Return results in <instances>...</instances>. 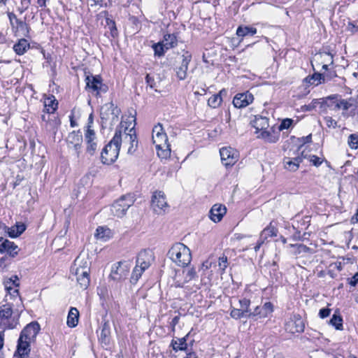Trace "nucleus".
<instances>
[{
  "mask_svg": "<svg viewBox=\"0 0 358 358\" xmlns=\"http://www.w3.org/2000/svg\"><path fill=\"white\" fill-rule=\"evenodd\" d=\"M90 262L88 256L80 254L74 261L71 272L76 277V280L82 289H86L90 285Z\"/></svg>",
  "mask_w": 358,
  "mask_h": 358,
  "instance_id": "nucleus-1",
  "label": "nucleus"
},
{
  "mask_svg": "<svg viewBox=\"0 0 358 358\" xmlns=\"http://www.w3.org/2000/svg\"><path fill=\"white\" fill-rule=\"evenodd\" d=\"M152 143L155 145L159 157L167 159L171 155V148L168 143V137L161 124L155 125L152 129Z\"/></svg>",
  "mask_w": 358,
  "mask_h": 358,
  "instance_id": "nucleus-2",
  "label": "nucleus"
},
{
  "mask_svg": "<svg viewBox=\"0 0 358 358\" xmlns=\"http://www.w3.org/2000/svg\"><path fill=\"white\" fill-rule=\"evenodd\" d=\"M169 258L178 266H187L192 260L190 250L182 243L172 245L168 252Z\"/></svg>",
  "mask_w": 358,
  "mask_h": 358,
  "instance_id": "nucleus-3",
  "label": "nucleus"
},
{
  "mask_svg": "<svg viewBox=\"0 0 358 358\" xmlns=\"http://www.w3.org/2000/svg\"><path fill=\"white\" fill-rule=\"evenodd\" d=\"M120 134L114 136L112 140L103 148L101 153V160L104 164H111L116 161L119 156L118 147L120 141Z\"/></svg>",
  "mask_w": 358,
  "mask_h": 358,
  "instance_id": "nucleus-4",
  "label": "nucleus"
},
{
  "mask_svg": "<svg viewBox=\"0 0 358 358\" xmlns=\"http://www.w3.org/2000/svg\"><path fill=\"white\" fill-rule=\"evenodd\" d=\"M153 260L152 255L150 252L141 251L137 257L136 264L134 268L131 280L137 282L142 275L143 273L150 267Z\"/></svg>",
  "mask_w": 358,
  "mask_h": 358,
  "instance_id": "nucleus-5",
  "label": "nucleus"
},
{
  "mask_svg": "<svg viewBox=\"0 0 358 358\" xmlns=\"http://www.w3.org/2000/svg\"><path fill=\"white\" fill-rule=\"evenodd\" d=\"M120 134V141L118 143L119 149L127 150L128 153H133L138 145L136 132H125L121 129H117L115 136Z\"/></svg>",
  "mask_w": 358,
  "mask_h": 358,
  "instance_id": "nucleus-6",
  "label": "nucleus"
},
{
  "mask_svg": "<svg viewBox=\"0 0 358 358\" xmlns=\"http://www.w3.org/2000/svg\"><path fill=\"white\" fill-rule=\"evenodd\" d=\"M231 304L233 302L231 301ZM250 301L243 298L238 300V304L231 307L230 315L235 320H240L243 317H251V309L250 308Z\"/></svg>",
  "mask_w": 358,
  "mask_h": 358,
  "instance_id": "nucleus-7",
  "label": "nucleus"
},
{
  "mask_svg": "<svg viewBox=\"0 0 358 358\" xmlns=\"http://www.w3.org/2000/svg\"><path fill=\"white\" fill-rule=\"evenodd\" d=\"M133 196L130 194L124 195L117 200L111 206L113 215L121 217L124 215L128 208L134 203Z\"/></svg>",
  "mask_w": 358,
  "mask_h": 358,
  "instance_id": "nucleus-8",
  "label": "nucleus"
},
{
  "mask_svg": "<svg viewBox=\"0 0 358 358\" xmlns=\"http://www.w3.org/2000/svg\"><path fill=\"white\" fill-rule=\"evenodd\" d=\"M336 106L343 111L342 115L344 117H354L358 113L357 98L350 97L348 99H343L341 97V100Z\"/></svg>",
  "mask_w": 358,
  "mask_h": 358,
  "instance_id": "nucleus-9",
  "label": "nucleus"
},
{
  "mask_svg": "<svg viewBox=\"0 0 358 358\" xmlns=\"http://www.w3.org/2000/svg\"><path fill=\"white\" fill-rule=\"evenodd\" d=\"M120 109L115 106L112 102L105 103L100 111L101 118L103 120L109 122L113 125L118 120L120 114Z\"/></svg>",
  "mask_w": 358,
  "mask_h": 358,
  "instance_id": "nucleus-10",
  "label": "nucleus"
},
{
  "mask_svg": "<svg viewBox=\"0 0 358 358\" xmlns=\"http://www.w3.org/2000/svg\"><path fill=\"white\" fill-rule=\"evenodd\" d=\"M151 207L154 212L158 215L164 213L169 208L166 197L162 191H156L153 193L151 201Z\"/></svg>",
  "mask_w": 358,
  "mask_h": 358,
  "instance_id": "nucleus-11",
  "label": "nucleus"
},
{
  "mask_svg": "<svg viewBox=\"0 0 358 358\" xmlns=\"http://www.w3.org/2000/svg\"><path fill=\"white\" fill-rule=\"evenodd\" d=\"M68 148L72 150L77 157H79L82 143L83 135L80 131H72L69 134L66 138Z\"/></svg>",
  "mask_w": 358,
  "mask_h": 358,
  "instance_id": "nucleus-12",
  "label": "nucleus"
},
{
  "mask_svg": "<svg viewBox=\"0 0 358 358\" xmlns=\"http://www.w3.org/2000/svg\"><path fill=\"white\" fill-rule=\"evenodd\" d=\"M220 153L222 163L227 167L235 164L239 158L238 152L231 147L221 148Z\"/></svg>",
  "mask_w": 358,
  "mask_h": 358,
  "instance_id": "nucleus-13",
  "label": "nucleus"
},
{
  "mask_svg": "<svg viewBox=\"0 0 358 358\" xmlns=\"http://www.w3.org/2000/svg\"><path fill=\"white\" fill-rule=\"evenodd\" d=\"M129 271V266L125 262H117L111 268L110 278L115 281H120L127 277Z\"/></svg>",
  "mask_w": 358,
  "mask_h": 358,
  "instance_id": "nucleus-14",
  "label": "nucleus"
},
{
  "mask_svg": "<svg viewBox=\"0 0 358 358\" xmlns=\"http://www.w3.org/2000/svg\"><path fill=\"white\" fill-rule=\"evenodd\" d=\"M313 69L315 67L322 66L323 70L327 71L329 65L333 64V55L329 52H319L315 55L311 62Z\"/></svg>",
  "mask_w": 358,
  "mask_h": 358,
  "instance_id": "nucleus-15",
  "label": "nucleus"
},
{
  "mask_svg": "<svg viewBox=\"0 0 358 358\" xmlns=\"http://www.w3.org/2000/svg\"><path fill=\"white\" fill-rule=\"evenodd\" d=\"M196 278V272L194 268L185 269L181 273H176L174 278V285L182 287L186 283Z\"/></svg>",
  "mask_w": 358,
  "mask_h": 358,
  "instance_id": "nucleus-16",
  "label": "nucleus"
},
{
  "mask_svg": "<svg viewBox=\"0 0 358 358\" xmlns=\"http://www.w3.org/2000/svg\"><path fill=\"white\" fill-rule=\"evenodd\" d=\"M180 65L176 69L177 77L180 80H185L187 77L188 65L192 59V55L189 52H185L180 57Z\"/></svg>",
  "mask_w": 358,
  "mask_h": 358,
  "instance_id": "nucleus-17",
  "label": "nucleus"
},
{
  "mask_svg": "<svg viewBox=\"0 0 358 358\" xmlns=\"http://www.w3.org/2000/svg\"><path fill=\"white\" fill-rule=\"evenodd\" d=\"M39 330L40 326L37 322H31L24 328L20 337L28 341V342L32 343L35 341Z\"/></svg>",
  "mask_w": 358,
  "mask_h": 358,
  "instance_id": "nucleus-18",
  "label": "nucleus"
},
{
  "mask_svg": "<svg viewBox=\"0 0 358 358\" xmlns=\"http://www.w3.org/2000/svg\"><path fill=\"white\" fill-rule=\"evenodd\" d=\"M253 101L254 96L252 94L248 91L237 94L233 99V104L236 108H242L252 103Z\"/></svg>",
  "mask_w": 358,
  "mask_h": 358,
  "instance_id": "nucleus-19",
  "label": "nucleus"
},
{
  "mask_svg": "<svg viewBox=\"0 0 358 358\" xmlns=\"http://www.w3.org/2000/svg\"><path fill=\"white\" fill-rule=\"evenodd\" d=\"M285 328L292 334L300 333L304 330V323L299 315H294L286 323Z\"/></svg>",
  "mask_w": 358,
  "mask_h": 358,
  "instance_id": "nucleus-20",
  "label": "nucleus"
},
{
  "mask_svg": "<svg viewBox=\"0 0 358 358\" xmlns=\"http://www.w3.org/2000/svg\"><path fill=\"white\" fill-rule=\"evenodd\" d=\"M13 315L12 307L10 304H5L1 306L0 308V318L2 321L8 320ZM17 320L15 319V317L12 319V322H4V324L6 325L10 329H13L17 324Z\"/></svg>",
  "mask_w": 358,
  "mask_h": 358,
  "instance_id": "nucleus-21",
  "label": "nucleus"
},
{
  "mask_svg": "<svg viewBox=\"0 0 358 358\" xmlns=\"http://www.w3.org/2000/svg\"><path fill=\"white\" fill-rule=\"evenodd\" d=\"M86 89L95 92L96 94L100 93V90L103 86L102 79L99 76L88 75L85 78Z\"/></svg>",
  "mask_w": 358,
  "mask_h": 358,
  "instance_id": "nucleus-22",
  "label": "nucleus"
},
{
  "mask_svg": "<svg viewBox=\"0 0 358 358\" xmlns=\"http://www.w3.org/2000/svg\"><path fill=\"white\" fill-rule=\"evenodd\" d=\"M135 122V115L131 113L128 116H123L120 127L117 129H121L122 131L125 132H136L134 129L136 125Z\"/></svg>",
  "mask_w": 358,
  "mask_h": 358,
  "instance_id": "nucleus-23",
  "label": "nucleus"
},
{
  "mask_svg": "<svg viewBox=\"0 0 358 358\" xmlns=\"http://www.w3.org/2000/svg\"><path fill=\"white\" fill-rule=\"evenodd\" d=\"M273 312V305L270 302H266L263 306H257L253 311H251V317L265 318Z\"/></svg>",
  "mask_w": 358,
  "mask_h": 358,
  "instance_id": "nucleus-24",
  "label": "nucleus"
},
{
  "mask_svg": "<svg viewBox=\"0 0 358 358\" xmlns=\"http://www.w3.org/2000/svg\"><path fill=\"white\" fill-rule=\"evenodd\" d=\"M31 343L28 342V341L20 337L18 339L17 351L15 355L18 356L20 358H26L31 350Z\"/></svg>",
  "mask_w": 358,
  "mask_h": 358,
  "instance_id": "nucleus-25",
  "label": "nucleus"
},
{
  "mask_svg": "<svg viewBox=\"0 0 358 358\" xmlns=\"http://www.w3.org/2000/svg\"><path fill=\"white\" fill-rule=\"evenodd\" d=\"M251 124L255 129V134L258 135L269 127L268 119L262 116H255Z\"/></svg>",
  "mask_w": 358,
  "mask_h": 358,
  "instance_id": "nucleus-26",
  "label": "nucleus"
},
{
  "mask_svg": "<svg viewBox=\"0 0 358 358\" xmlns=\"http://www.w3.org/2000/svg\"><path fill=\"white\" fill-rule=\"evenodd\" d=\"M113 236V231L107 227H98L94 234L96 240L106 242Z\"/></svg>",
  "mask_w": 358,
  "mask_h": 358,
  "instance_id": "nucleus-27",
  "label": "nucleus"
},
{
  "mask_svg": "<svg viewBox=\"0 0 358 358\" xmlns=\"http://www.w3.org/2000/svg\"><path fill=\"white\" fill-rule=\"evenodd\" d=\"M257 137L262 138L268 143H275L279 138V131H275L273 128L268 127L267 129L261 131V133L257 135Z\"/></svg>",
  "mask_w": 358,
  "mask_h": 358,
  "instance_id": "nucleus-28",
  "label": "nucleus"
},
{
  "mask_svg": "<svg viewBox=\"0 0 358 358\" xmlns=\"http://www.w3.org/2000/svg\"><path fill=\"white\" fill-rule=\"evenodd\" d=\"M226 211L225 206L220 204H215L210 211V218L214 222H218L222 220Z\"/></svg>",
  "mask_w": 358,
  "mask_h": 358,
  "instance_id": "nucleus-29",
  "label": "nucleus"
},
{
  "mask_svg": "<svg viewBox=\"0 0 358 358\" xmlns=\"http://www.w3.org/2000/svg\"><path fill=\"white\" fill-rule=\"evenodd\" d=\"M17 245L14 244L13 242H11L8 240L4 239L3 238H0V252H8L11 256L14 257L17 254L16 251Z\"/></svg>",
  "mask_w": 358,
  "mask_h": 358,
  "instance_id": "nucleus-30",
  "label": "nucleus"
},
{
  "mask_svg": "<svg viewBox=\"0 0 358 358\" xmlns=\"http://www.w3.org/2000/svg\"><path fill=\"white\" fill-rule=\"evenodd\" d=\"M301 162L302 159L299 157L292 159L286 157L284 159V167L290 171H296L299 169Z\"/></svg>",
  "mask_w": 358,
  "mask_h": 358,
  "instance_id": "nucleus-31",
  "label": "nucleus"
},
{
  "mask_svg": "<svg viewBox=\"0 0 358 358\" xmlns=\"http://www.w3.org/2000/svg\"><path fill=\"white\" fill-rule=\"evenodd\" d=\"M57 101L54 96L44 98V110L48 113H53L57 108Z\"/></svg>",
  "mask_w": 358,
  "mask_h": 358,
  "instance_id": "nucleus-32",
  "label": "nucleus"
},
{
  "mask_svg": "<svg viewBox=\"0 0 358 358\" xmlns=\"http://www.w3.org/2000/svg\"><path fill=\"white\" fill-rule=\"evenodd\" d=\"M79 311L76 308H71L68 317L66 324L69 327H75L78 322Z\"/></svg>",
  "mask_w": 358,
  "mask_h": 358,
  "instance_id": "nucleus-33",
  "label": "nucleus"
},
{
  "mask_svg": "<svg viewBox=\"0 0 358 358\" xmlns=\"http://www.w3.org/2000/svg\"><path fill=\"white\" fill-rule=\"evenodd\" d=\"M26 229V227L22 223H17L8 229V234L11 238H17L21 235Z\"/></svg>",
  "mask_w": 358,
  "mask_h": 358,
  "instance_id": "nucleus-34",
  "label": "nucleus"
},
{
  "mask_svg": "<svg viewBox=\"0 0 358 358\" xmlns=\"http://www.w3.org/2000/svg\"><path fill=\"white\" fill-rule=\"evenodd\" d=\"M325 78L323 74L320 73H314L312 76H307L304 81L311 85H318L324 83Z\"/></svg>",
  "mask_w": 358,
  "mask_h": 358,
  "instance_id": "nucleus-35",
  "label": "nucleus"
},
{
  "mask_svg": "<svg viewBox=\"0 0 358 358\" xmlns=\"http://www.w3.org/2000/svg\"><path fill=\"white\" fill-rule=\"evenodd\" d=\"M17 281H18V278L16 275L13 276L12 278L6 279L3 282L5 289L10 293L12 290H13V293H17V289L16 288L19 285V283L17 282Z\"/></svg>",
  "mask_w": 358,
  "mask_h": 358,
  "instance_id": "nucleus-36",
  "label": "nucleus"
},
{
  "mask_svg": "<svg viewBox=\"0 0 358 358\" xmlns=\"http://www.w3.org/2000/svg\"><path fill=\"white\" fill-rule=\"evenodd\" d=\"M257 34V29L252 27L239 26L236 30V35L239 37H244L248 35Z\"/></svg>",
  "mask_w": 358,
  "mask_h": 358,
  "instance_id": "nucleus-37",
  "label": "nucleus"
},
{
  "mask_svg": "<svg viewBox=\"0 0 358 358\" xmlns=\"http://www.w3.org/2000/svg\"><path fill=\"white\" fill-rule=\"evenodd\" d=\"M161 42L162 43V45L165 46V49L169 50L177 45L176 36L174 34H166L164 36L163 41Z\"/></svg>",
  "mask_w": 358,
  "mask_h": 358,
  "instance_id": "nucleus-38",
  "label": "nucleus"
},
{
  "mask_svg": "<svg viewBox=\"0 0 358 358\" xmlns=\"http://www.w3.org/2000/svg\"><path fill=\"white\" fill-rule=\"evenodd\" d=\"M29 48V43L26 39H20L13 46V49L17 55H23Z\"/></svg>",
  "mask_w": 358,
  "mask_h": 358,
  "instance_id": "nucleus-39",
  "label": "nucleus"
},
{
  "mask_svg": "<svg viewBox=\"0 0 358 358\" xmlns=\"http://www.w3.org/2000/svg\"><path fill=\"white\" fill-rule=\"evenodd\" d=\"M226 93L224 90H221L219 94H214L210 97L208 100V104L209 106L213 108H217L222 103V94Z\"/></svg>",
  "mask_w": 358,
  "mask_h": 358,
  "instance_id": "nucleus-40",
  "label": "nucleus"
},
{
  "mask_svg": "<svg viewBox=\"0 0 358 358\" xmlns=\"http://www.w3.org/2000/svg\"><path fill=\"white\" fill-rule=\"evenodd\" d=\"M110 329L108 322L103 324L101 331L100 334V340L102 343L108 344L110 341Z\"/></svg>",
  "mask_w": 358,
  "mask_h": 358,
  "instance_id": "nucleus-41",
  "label": "nucleus"
},
{
  "mask_svg": "<svg viewBox=\"0 0 358 358\" xmlns=\"http://www.w3.org/2000/svg\"><path fill=\"white\" fill-rule=\"evenodd\" d=\"M278 230L273 226L269 225L261 233L259 238L265 241L268 238L276 236Z\"/></svg>",
  "mask_w": 358,
  "mask_h": 358,
  "instance_id": "nucleus-42",
  "label": "nucleus"
},
{
  "mask_svg": "<svg viewBox=\"0 0 358 358\" xmlns=\"http://www.w3.org/2000/svg\"><path fill=\"white\" fill-rule=\"evenodd\" d=\"M341 100V96L334 95L327 98V105L333 110H338L340 108L337 107V103Z\"/></svg>",
  "mask_w": 358,
  "mask_h": 358,
  "instance_id": "nucleus-43",
  "label": "nucleus"
},
{
  "mask_svg": "<svg viewBox=\"0 0 358 358\" xmlns=\"http://www.w3.org/2000/svg\"><path fill=\"white\" fill-rule=\"evenodd\" d=\"M329 323L338 330H341L343 328V319L339 315L336 313L333 315Z\"/></svg>",
  "mask_w": 358,
  "mask_h": 358,
  "instance_id": "nucleus-44",
  "label": "nucleus"
},
{
  "mask_svg": "<svg viewBox=\"0 0 358 358\" xmlns=\"http://www.w3.org/2000/svg\"><path fill=\"white\" fill-rule=\"evenodd\" d=\"M85 139L86 143H90L92 141H96V137L94 129H92L91 125H87V128L85 133Z\"/></svg>",
  "mask_w": 358,
  "mask_h": 358,
  "instance_id": "nucleus-45",
  "label": "nucleus"
},
{
  "mask_svg": "<svg viewBox=\"0 0 358 358\" xmlns=\"http://www.w3.org/2000/svg\"><path fill=\"white\" fill-rule=\"evenodd\" d=\"M8 17H9L10 24L13 27L15 26H16L17 29H18L20 28L22 29V28H24V27L26 26V24L23 22L19 21L18 19L17 18V17L14 14L10 13L8 15Z\"/></svg>",
  "mask_w": 358,
  "mask_h": 358,
  "instance_id": "nucleus-46",
  "label": "nucleus"
},
{
  "mask_svg": "<svg viewBox=\"0 0 358 358\" xmlns=\"http://www.w3.org/2000/svg\"><path fill=\"white\" fill-rule=\"evenodd\" d=\"M333 356V355H331L324 350H317L312 352L310 358H331Z\"/></svg>",
  "mask_w": 358,
  "mask_h": 358,
  "instance_id": "nucleus-47",
  "label": "nucleus"
},
{
  "mask_svg": "<svg viewBox=\"0 0 358 358\" xmlns=\"http://www.w3.org/2000/svg\"><path fill=\"white\" fill-rule=\"evenodd\" d=\"M348 145L351 149L356 150L358 148V134H350L348 139Z\"/></svg>",
  "mask_w": 358,
  "mask_h": 358,
  "instance_id": "nucleus-48",
  "label": "nucleus"
},
{
  "mask_svg": "<svg viewBox=\"0 0 358 358\" xmlns=\"http://www.w3.org/2000/svg\"><path fill=\"white\" fill-rule=\"evenodd\" d=\"M172 345L174 350H183L186 348L187 343L184 338H181L178 339L177 341H173Z\"/></svg>",
  "mask_w": 358,
  "mask_h": 358,
  "instance_id": "nucleus-49",
  "label": "nucleus"
},
{
  "mask_svg": "<svg viewBox=\"0 0 358 358\" xmlns=\"http://www.w3.org/2000/svg\"><path fill=\"white\" fill-rule=\"evenodd\" d=\"M218 266L219 270L220 271V273L222 274L224 273L226 268L228 266L227 262V257L225 255H222L218 259Z\"/></svg>",
  "mask_w": 358,
  "mask_h": 358,
  "instance_id": "nucleus-50",
  "label": "nucleus"
},
{
  "mask_svg": "<svg viewBox=\"0 0 358 358\" xmlns=\"http://www.w3.org/2000/svg\"><path fill=\"white\" fill-rule=\"evenodd\" d=\"M87 143V148L86 151L88 152L90 155H93L98 148V144L97 141H92L90 143Z\"/></svg>",
  "mask_w": 358,
  "mask_h": 358,
  "instance_id": "nucleus-51",
  "label": "nucleus"
},
{
  "mask_svg": "<svg viewBox=\"0 0 358 358\" xmlns=\"http://www.w3.org/2000/svg\"><path fill=\"white\" fill-rule=\"evenodd\" d=\"M153 49L155 50V55L159 57L162 56L166 50L165 49V46L162 45V42H159L158 43L155 44L153 45Z\"/></svg>",
  "mask_w": 358,
  "mask_h": 358,
  "instance_id": "nucleus-52",
  "label": "nucleus"
},
{
  "mask_svg": "<svg viewBox=\"0 0 358 358\" xmlns=\"http://www.w3.org/2000/svg\"><path fill=\"white\" fill-rule=\"evenodd\" d=\"M293 122V120L290 118H285L282 120L278 127V130L281 131L284 129H288L292 125Z\"/></svg>",
  "mask_w": 358,
  "mask_h": 358,
  "instance_id": "nucleus-53",
  "label": "nucleus"
},
{
  "mask_svg": "<svg viewBox=\"0 0 358 358\" xmlns=\"http://www.w3.org/2000/svg\"><path fill=\"white\" fill-rule=\"evenodd\" d=\"M87 3L90 6H107L109 3L108 0H87Z\"/></svg>",
  "mask_w": 358,
  "mask_h": 358,
  "instance_id": "nucleus-54",
  "label": "nucleus"
},
{
  "mask_svg": "<svg viewBox=\"0 0 358 358\" xmlns=\"http://www.w3.org/2000/svg\"><path fill=\"white\" fill-rule=\"evenodd\" d=\"M324 121L329 128L336 129L338 127L337 122L331 117L327 116L324 117Z\"/></svg>",
  "mask_w": 358,
  "mask_h": 358,
  "instance_id": "nucleus-55",
  "label": "nucleus"
},
{
  "mask_svg": "<svg viewBox=\"0 0 358 358\" xmlns=\"http://www.w3.org/2000/svg\"><path fill=\"white\" fill-rule=\"evenodd\" d=\"M309 161L315 166H320L322 162V159L316 155L310 156Z\"/></svg>",
  "mask_w": 358,
  "mask_h": 358,
  "instance_id": "nucleus-56",
  "label": "nucleus"
},
{
  "mask_svg": "<svg viewBox=\"0 0 358 358\" xmlns=\"http://www.w3.org/2000/svg\"><path fill=\"white\" fill-rule=\"evenodd\" d=\"M347 30L354 34L358 31V25L354 22H348L347 25Z\"/></svg>",
  "mask_w": 358,
  "mask_h": 358,
  "instance_id": "nucleus-57",
  "label": "nucleus"
},
{
  "mask_svg": "<svg viewBox=\"0 0 358 358\" xmlns=\"http://www.w3.org/2000/svg\"><path fill=\"white\" fill-rule=\"evenodd\" d=\"M212 264H213V262L211 261H210L209 259H206V261H204L202 263L201 266V271H206L208 270L209 268H211Z\"/></svg>",
  "mask_w": 358,
  "mask_h": 358,
  "instance_id": "nucleus-58",
  "label": "nucleus"
},
{
  "mask_svg": "<svg viewBox=\"0 0 358 358\" xmlns=\"http://www.w3.org/2000/svg\"><path fill=\"white\" fill-rule=\"evenodd\" d=\"M331 313V309L322 308L319 312V315L322 319L327 317Z\"/></svg>",
  "mask_w": 358,
  "mask_h": 358,
  "instance_id": "nucleus-59",
  "label": "nucleus"
},
{
  "mask_svg": "<svg viewBox=\"0 0 358 358\" xmlns=\"http://www.w3.org/2000/svg\"><path fill=\"white\" fill-rule=\"evenodd\" d=\"M349 283L352 286H356L358 284V272L349 279Z\"/></svg>",
  "mask_w": 358,
  "mask_h": 358,
  "instance_id": "nucleus-60",
  "label": "nucleus"
},
{
  "mask_svg": "<svg viewBox=\"0 0 358 358\" xmlns=\"http://www.w3.org/2000/svg\"><path fill=\"white\" fill-rule=\"evenodd\" d=\"M145 80L147 84L151 87L153 88L155 87V80L153 78L150 77V75H147L145 78Z\"/></svg>",
  "mask_w": 358,
  "mask_h": 358,
  "instance_id": "nucleus-61",
  "label": "nucleus"
},
{
  "mask_svg": "<svg viewBox=\"0 0 358 358\" xmlns=\"http://www.w3.org/2000/svg\"><path fill=\"white\" fill-rule=\"evenodd\" d=\"M4 344V329L0 328V351L3 347Z\"/></svg>",
  "mask_w": 358,
  "mask_h": 358,
  "instance_id": "nucleus-62",
  "label": "nucleus"
},
{
  "mask_svg": "<svg viewBox=\"0 0 358 358\" xmlns=\"http://www.w3.org/2000/svg\"><path fill=\"white\" fill-rule=\"evenodd\" d=\"M110 23H111V27H110L111 34L113 36H115L117 34V29L115 26V22L113 21H110Z\"/></svg>",
  "mask_w": 358,
  "mask_h": 358,
  "instance_id": "nucleus-63",
  "label": "nucleus"
},
{
  "mask_svg": "<svg viewBox=\"0 0 358 358\" xmlns=\"http://www.w3.org/2000/svg\"><path fill=\"white\" fill-rule=\"evenodd\" d=\"M264 241L259 238L257 245L254 248L255 252H257L259 250L261 245L264 243Z\"/></svg>",
  "mask_w": 358,
  "mask_h": 358,
  "instance_id": "nucleus-64",
  "label": "nucleus"
}]
</instances>
